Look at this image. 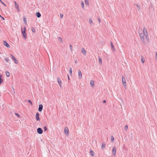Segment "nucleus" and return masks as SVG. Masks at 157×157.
Wrapping results in <instances>:
<instances>
[{
	"mask_svg": "<svg viewBox=\"0 0 157 157\" xmlns=\"http://www.w3.org/2000/svg\"><path fill=\"white\" fill-rule=\"evenodd\" d=\"M143 31L144 33V34H145V36L147 38V41L148 42H150V40L149 38V36H148L147 31V29L144 27L143 28Z\"/></svg>",
	"mask_w": 157,
	"mask_h": 157,
	"instance_id": "obj_1",
	"label": "nucleus"
},
{
	"mask_svg": "<svg viewBox=\"0 0 157 157\" xmlns=\"http://www.w3.org/2000/svg\"><path fill=\"white\" fill-rule=\"evenodd\" d=\"M139 36L140 38V39L141 41L143 43H144V36H145V34H144V31H143V33H139Z\"/></svg>",
	"mask_w": 157,
	"mask_h": 157,
	"instance_id": "obj_2",
	"label": "nucleus"
},
{
	"mask_svg": "<svg viewBox=\"0 0 157 157\" xmlns=\"http://www.w3.org/2000/svg\"><path fill=\"white\" fill-rule=\"evenodd\" d=\"M15 4L14 7L17 9L18 12H20V9L19 8V5L18 3L15 1L14 2Z\"/></svg>",
	"mask_w": 157,
	"mask_h": 157,
	"instance_id": "obj_3",
	"label": "nucleus"
},
{
	"mask_svg": "<svg viewBox=\"0 0 157 157\" xmlns=\"http://www.w3.org/2000/svg\"><path fill=\"white\" fill-rule=\"evenodd\" d=\"M25 28H24V31L22 29V34L23 36L24 37L25 39H26L27 38L26 35L25 33Z\"/></svg>",
	"mask_w": 157,
	"mask_h": 157,
	"instance_id": "obj_4",
	"label": "nucleus"
},
{
	"mask_svg": "<svg viewBox=\"0 0 157 157\" xmlns=\"http://www.w3.org/2000/svg\"><path fill=\"white\" fill-rule=\"evenodd\" d=\"M37 132L38 134H41L42 133L43 131L41 128H38L37 129Z\"/></svg>",
	"mask_w": 157,
	"mask_h": 157,
	"instance_id": "obj_5",
	"label": "nucleus"
},
{
	"mask_svg": "<svg viewBox=\"0 0 157 157\" xmlns=\"http://www.w3.org/2000/svg\"><path fill=\"white\" fill-rule=\"evenodd\" d=\"M64 132L66 135L67 136L69 134L68 128L67 127H65L64 129Z\"/></svg>",
	"mask_w": 157,
	"mask_h": 157,
	"instance_id": "obj_6",
	"label": "nucleus"
},
{
	"mask_svg": "<svg viewBox=\"0 0 157 157\" xmlns=\"http://www.w3.org/2000/svg\"><path fill=\"white\" fill-rule=\"evenodd\" d=\"M122 82L123 83V85L125 86H126V83L125 78L123 76L122 77Z\"/></svg>",
	"mask_w": 157,
	"mask_h": 157,
	"instance_id": "obj_7",
	"label": "nucleus"
},
{
	"mask_svg": "<svg viewBox=\"0 0 157 157\" xmlns=\"http://www.w3.org/2000/svg\"><path fill=\"white\" fill-rule=\"evenodd\" d=\"M43 108V106L42 105L40 104L39 105L38 108V111L39 112H41Z\"/></svg>",
	"mask_w": 157,
	"mask_h": 157,
	"instance_id": "obj_8",
	"label": "nucleus"
},
{
	"mask_svg": "<svg viewBox=\"0 0 157 157\" xmlns=\"http://www.w3.org/2000/svg\"><path fill=\"white\" fill-rule=\"evenodd\" d=\"M116 147H113L112 152L113 154V155H115L116 154Z\"/></svg>",
	"mask_w": 157,
	"mask_h": 157,
	"instance_id": "obj_9",
	"label": "nucleus"
},
{
	"mask_svg": "<svg viewBox=\"0 0 157 157\" xmlns=\"http://www.w3.org/2000/svg\"><path fill=\"white\" fill-rule=\"evenodd\" d=\"M3 44L4 46L6 47L7 48H9L10 47L9 45L8 44V43L6 41H3Z\"/></svg>",
	"mask_w": 157,
	"mask_h": 157,
	"instance_id": "obj_10",
	"label": "nucleus"
},
{
	"mask_svg": "<svg viewBox=\"0 0 157 157\" xmlns=\"http://www.w3.org/2000/svg\"><path fill=\"white\" fill-rule=\"evenodd\" d=\"M57 80L59 84L60 87L61 88L62 87V82L60 78H58Z\"/></svg>",
	"mask_w": 157,
	"mask_h": 157,
	"instance_id": "obj_11",
	"label": "nucleus"
},
{
	"mask_svg": "<svg viewBox=\"0 0 157 157\" xmlns=\"http://www.w3.org/2000/svg\"><path fill=\"white\" fill-rule=\"evenodd\" d=\"M36 120L37 121L40 120L39 114L38 113H37L36 115Z\"/></svg>",
	"mask_w": 157,
	"mask_h": 157,
	"instance_id": "obj_12",
	"label": "nucleus"
},
{
	"mask_svg": "<svg viewBox=\"0 0 157 157\" xmlns=\"http://www.w3.org/2000/svg\"><path fill=\"white\" fill-rule=\"evenodd\" d=\"M81 52L84 55H86V52L84 48H82L81 50Z\"/></svg>",
	"mask_w": 157,
	"mask_h": 157,
	"instance_id": "obj_13",
	"label": "nucleus"
},
{
	"mask_svg": "<svg viewBox=\"0 0 157 157\" xmlns=\"http://www.w3.org/2000/svg\"><path fill=\"white\" fill-rule=\"evenodd\" d=\"M78 75L79 78H81L82 77V75L81 71L79 70L78 71Z\"/></svg>",
	"mask_w": 157,
	"mask_h": 157,
	"instance_id": "obj_14",
	"label": "nucleus"
},
{
	"mask_svg": "<svg viewBox=\"0 0 157 157\" xmlns=\"http://www.w3.org/2000/svg\"><path fill=\"white\" fill-rule=\"evenodd\" d=\"M2 75H0V85L1 84L2 82L3 81V79L2 78Z\"/></svg>",
	"mask_w": 157,
	"mask_h": 157,
	"instance_id": "obj_15",
	"label": "nucleus"
},
{
	"mask_svg": "<svg viewBox=\"0 0 157 157\" xmlns=\"http://www.w3.org/2000/svg\"><path fill=\"white\" fill-rule=\"evenodd\" d=\"M36 16L37 17L39 18L41 17V14L39 12H37L36 13Z\"/></svg>",
	"mask_w": 157,
	"mask_h": 157,
	"instance_id": "obj_16",
	"label": "nucleus"
},
{
	"mask_svg": "<svg viewBox=\"0 0 157 157\" xmlns=\"http://www.w3.org/2000/svg\"><path fill=\"white\" fill-rule=\"evenodd\" d=\"M111 48H112V50L113 51H114L115 50V48L114 47V46L113 44V43L111 42Z\"/></svg>",
	"mask_w": 157,
	"mask_h": 157,
	"instance_id": "obj_17",
	"label": "nucleus"
},
{
	"mask_svg": "<svg viewBox=\"0 0 157 157\" xmlns=\"http://www.w3.org/2000/svg\"><path fill=\"white\" fill-rule=\"evenodd\" d=\"M90 83L91 85L92 86H94V81H93V80H91L90 81Z\"/></svg>",
	"mask_w": 157,
	"mask_h": 157,
	"instance_id": "obj_18",
	"label": "nucleus"
},
{
	"mask_svg": "<svg viewBox=\"0 0 157 157\" xmlns=\"http://www.w3.org/2000/svg\"><path fill=\"white\" fill-rule=\"evenodd\" d=\"M85 3L86 5L88 6L89 5L88 0H85Z\"/></svg>",
	"mask_w": 157,
	"mask_h": 157,
	"instance_id": "obj_19",
	"label": "nucleus"
},
{
	"mask_svg": "<svg viewBox=\"0 0 157 157\" xmlns=\"http://www.w3.org/2000/svg\"><path fill=\"white\" fill-rule=\"evenodd\" d=\"M98 58L99 63L101 64H102V59L100 57H99Z\"/></svg>",
	"mask_w": 157,
	"mask_h": 157,
	"instance_id": "obj_20",
	"label": "nucleus"
},
{
	"mask_svg": "<svg viewBox=\"0 0 157 157\" xmlns=\"http://www.w3.org/2000/svg\"><path fill=\"white\" fill-rule=\"evenodd\" d=\"M81 6H82V8H84V2L83 1H82L81 2Z\"/></svg>",
	"mask_w": 157,
	"mask_h": 157,
	"instance_id": "obj_21",
	"label": "nucleus"
},
{
	"mask_svg": "<svg viewBox=\"0 0 157 157\" xmlns=\"http://www.w3.org/2000/svg\"><path fill=\"white\" fill-rule=\"evenodd\" d=\"M90 154L92 155V156H93L94 155V153L92 150L90 151Z\"/></svg>",
	"mask_w": 157,
	"mask_h": 157,
	"instance_id": "obj_22",
	"label": "nucleus"
},
{
	"mask_svg": "<svg viewBox=\"0 0 157 157\" xmlns=\"http://www.w3.org/2000/svg\"><path fill=\"white\" fill-rule=\"evenodd\" d=\"M89 22L90 24V25H92V24L93 23L92 21V19L90 18H89Z\"/></svg>",
	"mask_w": 157,
	"mask_h": 157,
	"instance_id": "obj_23",
	"label": "nucleus"
},
{
	"mask_svg": "<svg viewBox=\"0 0 157 157\" xmlns=\"http://www.w3.org/2000/svg\"><path fill=\"white\" fill-rule=\"evenodd\" d=\"M6 76L7 77H8L10 76V73L7 71H6Z\"/></svg>",
	"mask_w": 157,
	"mask_h": 157,
	"instance_id": "obj_24",
	"label": "nucleus"
},
{
	"mask_svg": "<svg viewBox=\"0 0 157 157\" xmlns=\"http://www.w3.org/2000/svg\"><path fill=\"white\" fill-rule=\"evenodd\" d=\"M141 61L143 63H144L145 62V60L143 57H141Z\"/></svg>",
	"mask_w": 157,
	"mask_h": 157,
	"instance_id": "obj_25",
	"label": "nucleus"
},
{
	"mask_svg": "<svg viewBox=\"0 0 157 157\" xmlns=\"http://www.w3.org/2000/svg\"><path fill=\"white\" fill-rule=\"evenodd\" d=\"M105 144L104 143H103L102 144V146H101V148L102 149H103L105 148Z\"/></svg>",
	"mask_w": 157,
	"mask_h": 157,
	"instance_id": "obj_26",
	"label": "nucleus"
},
{
	"mask_svg": "<svg viewBox=\"0 0 157 157\" xmlns=\"http://www.w3.org/2000/svg\"><path fill=\"white\" fill-rule=\"evenodd\" d=\"M136 5L138 9V10H140V6L139 5L136 4Z\"/></svg>",
	"mask_w": 157,
	"mask_h": 157,
	"instance_id": "obj_27",
	"label": "nucleus"
},
{
	"mask_svg": "<svg viewBox=\"0 0 157 157\" xmlns=\"http://www.w3.org/2000/svg\"><path fill=\"white\" fill-rule=\"evenodd\" d=\"M58 40L59 41H60L61 42H63V40L62 38L61 37H59L58 38Z\"/></svg>",
	"mask_w": 157,
	"mask_h": 157,
	"instance_id": "obj_28",
	"label": "nucleus"
},
{
	"mask_svg": "<svg viewBox=\"0 0 157 157\" xmlns=\"http://www.w3.org/2000/svg\"><path fill=\"white\" fill-rule=\"evenodd\" d=\"M5 60L6 62H7V63L9 61V58H5Z\"/></svg>",
	"mask_w": 157,
	"mask_h": 157,
	"instance_id": "obj_29",
	"label": "nucleus"
},
{
	"mask_svg": "<svg viewBox=\"0 0 157 157\" xmlns=\"http://www.w3.org/2000/svg\"><path fill=\"white\" fill-rule=\"evenodd\" d=\"M111 141L112 142H113L114 140V137L113 136H111Z\"/></svg>",
	"mask_w": 157,
	"mask_h": 157,
	"instance_id": "obj_30",
	"label": "nucleus"
},
{
	"mask_svg": "<svg viewBox=\"0 0 157 157\" xmlns=\"http://www.w3.org/2000/svg\"><path fill=\"white\" fill-rule=\"evenodd\" d=\"M69 72H70V74L71 75L72 74V69L71 68H70Z\"/></svg>",
	"mask_w": 157,
	"mask_h": 157,
	"instance_id": "obj_31",
	"label": "nucleus"
},
{
	"mask_svg": "<svg viewBox=\"0 0 157 157\" xmlns=\"http://www.w3.org/2000/svg\"><path fill=\"white\" fill-rule=\"evenodd\" d=\"M128 128V126L127 125H125L124 127V129L126 130H127Z\"/></svg>",
	"mask_w": 157,
	"mask_h": 157,
	"instance_id": "obj_32",
	"label": "nucleus"
},
{
	"mask_svg": "<svg viewBox=\"0 0 157 157\" xmlns=\"http://www.w3.org/2000/svg\"><path fill=\"white\" fill-rule=\"evenodd\" d=\"M70 48L71 51H72V46L71 44H70Z\"/></svg>",
	"mask_w": 157,
	"mask_h": 157,
	"instance_id": "obj_33",
	"label": "nucleus"
},
{
	"mask_svg": "<svg viewBox=\"0 0 157 157\" xmlns=\"http://www.w3.org/2000/svg\"><path fill=\"white\" fill-rule=\"evenodd\" d=\"M15 114L18 117H20V115L17 113H15Z\"/></svg>",
	"mask_w": 157,
	"mask_h": 157,
	"instance_id": "obj_34",
	"label": "nucleus"
},
{
	"mask_svg": "<svg viewBox=\"0 0 157 157\" xmlns=\"http://www.w3.org/2000/svg\"><path fill=\"white\" fill-rule=\"evenodd\" d=\"M23 20L25 22V23H26V19L25 18H24L23 19Z\"/></svg>",
	"mask_w": 157,
	"mask_h": 157,
	"instance_id": "obj_35",
	"label": "nucleus"
},
{
	"mask_svg": "<svg viewBox=\"0 0 157 157\" xmlns=\"http://www.w3.org/2000/svg\"><path fill=\"white\" fill-rule=\"evenodd\" d=\"M14 62L16 64L17 63H18V61L16 59L14 61Z\"/></svg>",
	"mask_w": 157,
	"mask_h": 157,
	"instance_id": "obj_36",
	"label": "nucleus"
},
{
	"mask_svg": "<svg viewBox=\"0 0 157 157\" xmlns=\"http://www.w3.org/2000/svg\"><path fill=\"white\" fill-rule=\"evenodd\" d=\"M32 31L33 32V33H34L35 31V29L34 28H33L32 29Z\"/></svg>",
	"mask_w": 157,
	"mask_h": 157,
	"instance_id": "obj_37",
	"label": "nucleus"
},
{
	"mask_svg": "<svg viewBox=\"0 0 157 157\" xmlns=\"http://www.w3.org/2000/svg\"><path fill=\"white\" fill-rule=\"evenodd\" d=\"M0 1L3 5H4L5 6H6V4L4 3H3L1 0H0Z\"/></svg>",
	"mask_w": 157,
	"mask_h": 157,
	"instance_id": "obj_38",
	"label": "nucleus"
},
{
	"mask_svg": "<svg viewBox=\"0 0 157 157\" xmlns=\"http://www.w3.org/2000/svg\"><path fill=\"white\" fill-rule=\"evenodd\" d=\"M44 131H45L47 129V128L46 126H45L44 127Z\"/></svg>",
	"mask_w": 157,
	"mask_h": 157,
	"instance_id": "obj_39",
	"label": "nucleus"
},
{
	"mask_svg": "<svg viewBox=\"0 0 157 157\" xmlns=\"http://www.w3.org/2000/svg\"><path fill=\"white\" fill-rule=\"evenodd\" d=\"M28 102H29V103H31V105H33L32 103V102H31V101L30 100H28Z\"/></svg>",
	"mask_w": 157,
	"mask_h": 157,
	"instance_id": "obj_40",
	"label": "nucleus"
},
{
	"mask_svg": "<svg viewBox=\"0 0 157 157\" xmlns=\"http://www.w3.org/2000/svg\"><path fill=\"white\" fill-rule=\"evenodd\" d=\"M63 17V15L62 14H60V17L61 18H62Z\"/></svg>",
	"mask_w": 157,
	"mask_h": 157,
	"instance_id": "obj_41",
	"label": "nucleus"
},
{
	"mask_svg": "<svg viewBox=\"0 0 157 157\" xmlns=\"http://www.w3.org/2000/svg\"><path fill=\"white\" fill-rule=\"evenodd\" d=\"M98 20L99 23H100L101 22V20L100 18H98Z\"/></svg>",
	"mask_w": 157,
	"mask_h": 157,
	"instance_id": "obj_42",
	"label": "nucleus"
},
{
	"mask_svg": "<svg viewBox=\"0 0 157 157\" xmlns=\"http://www.w3.org/2000/svg\"><path fill=\"white\" fill-rule=\"evenodd\" d=\"M10 56H11V58H12V57H14V56H13L12 55V54H10Z\"/></svg>",
	"mask_w": 157,
	"mask_h": 157,
	"instance_id": "obj_43",
	"label": "nucleus"
},
{
	"mask_svg": "<svg viewBox=\"0 0 157 157\" xmlns=\"http://www.w3.org/2000/svg\"><path fill=\"white\" fill-rule=\"evenodd\" d=\"M106 102V101L105 100H104L103 101V103H105Z\"/></svg>",
	"mask_w": 157,
	"mask_h": 157,
	"instance_id": "obj_44",
	"label": "nucleus"
},
{
	"mask_svg": "<svg viewBox=\"0 0 157 157\" xmlns=\"http://www.w3.org/2000/svg\"><path fill=\"white\" fill-rule=\"evenodd\" d=\"M1 18L3 20H4V18L3 17H1Z\"/></svg>",
	"mask_w": 157,
	"mask_h": 157,
	"instance_id": "obj_45",
	"label": "nucleus"
},
{
	"mask_svg": "<svg viewBox=\"0 0 157 157\" xmlns=\"http://www.w3.org/2000/svg\"><path fill=\"white\" fill-rule=\"evenodd\" d=\"M15 58L14 57H13L12 58V59L13 60Z\"/></svg>",
	"mask_w": 157,
	"mask_h": 157,
	"instance_id": "obj_46",
	"label": "nucleus"
},
{
	"mask_svg": "<svg viewBox=\"0 0 157 157\" xmlns=\"http://www.w3.org/2000/svg\"><path fill=\"white\" fill-rule=\"evenodd\" d=\"M15 59H16L15 58H14V59H13V61H14V60H15Z\"/></svg>",
	"mask_w": 157,
	"mask_h": 157,
	"instance_id": "obj_47",
	"label": "nucleus"
},
{
	"mask_svg": "<svg viewBox=\"0 0 157 157\" xmlns=\"http://www.w3.org/2000/svg\"><path fill=\"white\" fill-rule=\"evenodd\" d=\"M77 63V61H76H76H75V63Z\"/></svg>",
	"mask_w": 157,
	"mask_h": 157,
	"instance_id": "obj_48",
	"label": "nucleus"
},
{
	"mask_svg": "<svg viewBox=\"0 0 157 157\" xmlns=\"http://www.w3.org/2000/svg\"><path fill=\"white\" fill-rule=\"evenodd\" d=\"M68 79H69V78L68 75Z\"/></svg>",
	"mask_w": 157,
	"mask_h": 157,
	"instance_id": "obj_49",
	"label": "nucleus"
},
{
	"mask_svg": "<svg viewBox=\"0 0 157 157\" xmlns=\"http://www.w3.org/2000/svg\"><path fill=\"white\" fill-rule=\"evenodd\" d=\"M0 17L1 18V17H2L1 15H0Z\"/></svg>",
	"mask_w": 157,
	"mask_h": 157,
	"instance_id": "obj_50",
	"label": "nucleus"
}]
</instances>
